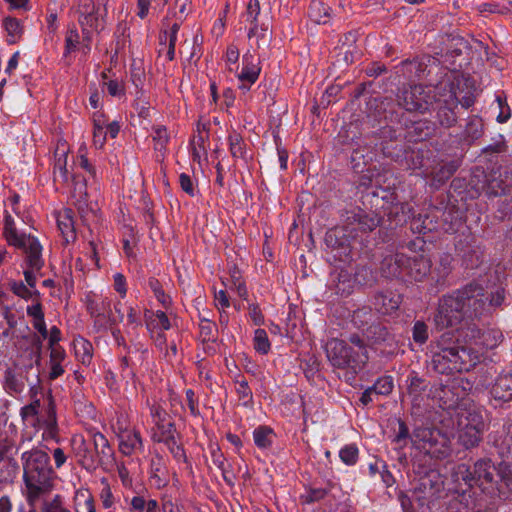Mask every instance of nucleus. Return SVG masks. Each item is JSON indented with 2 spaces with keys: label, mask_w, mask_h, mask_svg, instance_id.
I'll return each instance as SVG.
<instances>
[{
  "label": "nucleus",
  "mask_w": 512,
  "mask_h": 512,
  "mask_svg": "<svg viewBox=\"0 0 512 512\" xmlns=\"http://www.w3.org/2000/svg\"><path fill=\"white\" fill-rule=\"evenodd\" d=\"M465 390L463 380L454 379L445 385H440L435 391V396L439 398L443 408L451 409L456 407L465 396Z\"/></svg>",
  "instance_id": "nucleus-19"
},
{
  "label": "nucleus",
  "mask_w": 512,
  "mask_h": 512,
  "mask_svg": "<svg viewBox=\"0 0 512 512\" xmlns=\"http://www.w3.org/2000/svg\"><path fill=\"white\" fill-rule=\"evenodd\" d=\"M495 400L508 402L512 400V373H501L491 388Z\"/></svg>",
  "instance_id": "nucleus-30"
},
{
  "label": "nucleus",
  "mask_w": 512,
  "mask_h": 512,
  "mask_svg": "<svg viewBox=\"0 0 512 512\" xmlns=\"http://www.w3.org/2000/svg\"><path fill=\"white\" fill-rule=\"evenodd\" d=\"M254 348L261 354H267L270 350V342L264 329H257L255 331Z\"/></svg>",
  "instance_id": "nucleus-50"
},
{
  "label": "nucleus",
  "mask_w": 512,
  "mask_h": 512,
  "mask_svg": "<svg viewBox=\"0 0 512 512\" xmlns=\"http://www.w3.org/2000/svg\"><path fill=\"white\" fill-rule=\"evenodd\" d=\"M405 138L409 142L425 141L435 134V124L429 120L405 122Z\"/></svg>",
  "instance_id": "nucleus-22"
},
{
  "label": "nucleus",
  "mask_w": 512,
  "mask_h": 512,
  "mask_svg": "<svg viewBox=\"0 0 512 512\" xmlns=\"http://www.w3.org/2000/svg\"><path fill=\"white\" fill-rule=\"evenodd\" d=\"M453 293L470 318L492 314L506 299V289L502 284L488 285L484 288L478 282L472 281Z\"/></svg>",
  "instance_id": "nucleus-2"
},
{
  "label": "nucleus",
  "mask_w": 512,
  "mask_h": 512,
  "mask_svg": "<svg viewBox=\"0 0 512 512\" xmlns=\"http://www.w3.org/2000/svg\"><path fill=\"white\" fill-rule=\"evenodd\" d=\"M461 165V159H452L441 161L432 171V178L438 185L444 184L449 180Z\"/></svg>",
  "instance_id": "nucleus-31"
},
{
  "label": "nucleus",
  "mask_w": 512,
  "mask_h": 512,
  "mask_svg": "<svg viewBox=\"0 0 512 512\" xmlns=\"http://www.w3.org/2000/svg\"><path fill=\"white\" fill-rule=\"evenodd\" d=\"M458 427L484 434L485 422L481 412L469 410L459 419Z\"/></svg>",
  "instance_id": "nucleus-34"
},
{
  "label": "nucleus",
  "mask_w": 512,
  "mask_h": 512,
  "mask_svg": "<svg viewBox=\"0 0 512 512\" xmlns=\"http://www.w3.org/2000/svg\"><path fill=\"white\" fill-rule=\"evenodd\" d=\"M326 354L333 367L350 370L353 375L360 372L369 359L368 355L355 352L354 347L340 339H332L326 344Z\"/></svg>",
  "instance_id": "nucleus-5"
},
{
  "label": "nucleus",
  "mask_w": 512,
  "mask_h": 512,
  "mask_svg": "<svg viewBox=\"0 0 512 512\" xmlns=\"http://www.w3.org/2000/svg\"><path fill=\"white\" fill-rule=\"evenodd\" d=\"M431 269V261L423 255L410 258L407 256L405 263V276H409L415 281L423 280Z\"/></svg>",
  "instance_id": "nucleus-26"
},
{
  "label": "nucleus",
  "mask_w": 512,
  "mask_h": 512,
  "mask_svg": "<svg viewBox=\"0 0 512 512\" xmlns=\"http://www.w3.org/2000/svg\"><path fill=\"white\" fill-rule=\"evenodd\" d=\"M445 334H453V338L457 339L459 346L465 349H471L469 344L476 342L482 335V330L474 323H466L456 329L444 331Z\"/></svg>",
  "instance_id": "nucleus-25"
},
{
  "label": "nucleus",
  "mask_w": 512,
  "mask_h": 512,
  "mask_svg": "<svg viewBox=\"0 0 512 512\" xmlns=\"http://www.w3.org/2000/svg\"><path fill=\"white\" fill-rule=\"evenodd\" d=\"M75 354L83 364H89L92 358V345L84 339L74 341Z\"/></svg>",
  "instance_id": "nucleus-46"
},
{
  "label": "nucleus",
  "mask_w": 512,
  "mask_h": 512,
  "mask_svg": "<svg viewBox=\"0 0 512 512\" xmlns=\"http://www.w3.org/2000/svg\"><path fill=\"white\" fill-rule=\"evenodd\" d=\"M32 459V452L25 451L22 455L23 460V471H24V482L26 486V499L29 505L32 506V468L30 461Z\"/></svg>",
  "instance_id": "nucleus-42"
},
{
  "label": "nucleus",
  "mask_w": 512,
  "mask_h": 512,
  "mask_svg": "<svg viewBox=\"0 0 512 512\" xmlns=\"http://www.w3.org/2000/svg\"><path fill=\"white\" fill-rule=\"evenodd\" d=\"M73 450L78 463L86 470L96 469V460L94 454L89 450L85 439L82 436H75L72 439Z\"/></svg>",
  "instance_id": "nucleus-28"
},
{
  "label": "nucleus",
  "mask_w": 512,
  "mask_h": 512,
  "mask_svg": "<svg viewBox=\"0 0 512 512\" xmlns=\"http://www.w3.org/2000/svg\"><path fill=\"white\" fill-rule=\"evenodd\" d=\"M454 483H464L469 489L478 487L477 475L474 473V465L471 467L465 463L456 465L451 473Z\"/></svg>",
  "instance_id": "nucleus-32"
},
{
  "label": "nucleus",
  "mask_w": 512,
  "mask_h": 512,
  "mask_svg": "<svg viewBox=\"0 0 512 512\" xmlns=\"http://www.w3.org/2000/svg\"><path fill=\"white\" fill-rule=\"evenodd\" d=\"M93 445L96 468L101 467L103 470L108 471L115 464L114 451L108 440L102 433L96 432L93 434Z\"/></svg>",
  "instance_id": "nucleus-20"
},
{
  "label": "nucleus",
  "mask_w": 512,
  "mask_h": 512,
  "mask_svg": "<svg viewBox=\"0 0 512 512\" xmlns=\"http://www.w3.org/2000/svg\"><path fill=\"white\" fill-rule=\"evenodd\" d=\"M164 444L167 446V448L169 449V451L176 460L186 461L184 449L177 444L175 436L166 438V442H164Z\"/></svg>",
  "instance_id": "nucleus-63"
},
{
  "label": "nucleus",
  "mask_w": 512,
  "mask_h": 512,
  "mask_svg": "<svg viewBox=\"0 0 512 512\" xmlns=\"http://www.w3.org/2000/svg\"><path fill=\"white\" fill-rule=\"evenodd\" d=\"M375 395H388L392 392L393 381L390 376L379 378L371 387Z\"/></svg>",
  "instance_id": "nucleus-51"
},
{
  "label": "nucleus",
  "mask_w": 512,
  "mask_h": 512,
  "mask_svg": "<svg viewBox=\"0 0 512 512\" xmlns=\"http://www.w3.org/2000/svg\"><path fill=\"white\" fill-rule=\"evenodd\" d=\"M392 104L391 98H372L368 102L370 109H375L377 115L383 114L384 119L390 123L399 122L398 114L394 110H387L388 106Z\"/></svg>",
  "instance_id": "nucleus-36"
},
{
  "label": "nucleus",
  "mask_w": 512,
  "mask_h": 512,
  "mask_svg": "<svg viewBox=\"0 0 512 512\" xmlns=\"http://www.w3.org/2000/svg\"><path fill=\"white\" fill-rule=\"evenodd\" d=\"M372 304L379 313L391 314L399 308L400 296L392 292H377L373 296Z\"/></svg>",
  "instance_id": "nucleus-29"
},
{
  "label": "nucleus",
  "mask_w": 512,
  "mask_h": 512,
  "mask_svg": "<svg viewBox=\"0 0 512 512\" xmlns=\"http://www.w3.org/2000/svg\"><path fill=\"white\" fill-rule=\"evenodd\" d=\"M120 451L125 455H130L135 449L142 448V438L139 432L127 433L120 442Z\"/></svg>",
  "instance_id": "nucleus-43"
},
{
  "label": "nucleus",
  "mask_w": 512,
  "mask_h": 512,
  "mask_svg": "<svg viewBox=\"0 0 512 512\" xmlns=\"http://www.w3.org/2000/svg\"><path fill=\"white\" fill-rule=\"evenodd\" d=\"M474 473L478 488L490 495L504 493L512 483V472L504 461L495 463L490 458H480L474 462Z\"/></svg>",
  "instance_id": "nucleus-3"
},
{
  "label": "nucleus",
  "mask_w": 512,
  "mask_h": 512,
  "mask_svg": "<svg viewBox=\"0 0 512 512\" xmlns=\"http://www.w3.org/2000/svg\"><path fill=\"white\" fill-rule=\"evenodd\" d=\"M355 136V134H353ZM349 145L352 146V152L350 156V163L354 171L360 172L372 160V146L362 141H354V137H351Z\"/></svg>",
  "instance_id": "nucleus-24"
},
{
  "label": "nucleus",
  "mask_w": 512,
  "mask_h": 512,
  "mask_svg": "<svg viewBox=\"0 0 512 512\" xmlns=\"http://www.w3.org/2000/svg\"><path fill=\"white\" fill-rule=\"evenodd\" d=\"M412 445L437 460L446 459L452 451L449 438L436 428L418 427L414 429Z\"/></svg>",
  "instance_id": "nucleus-7"
},
{
  "label": "nucleus",
  "mask_w": 512,
  "mask_h": 512,
  "mask_svg": "<svg viewBox=\"0 0 512 512\" xmlns=\"http://www.w3.org/2000/svg\"><path fill=\"white\" fill-rule=\"evenodd\" d=\"M412 338L415 343L423 345L429 338L428 326L424 321L418 320L412 328Z\"/></svg>",
  "instance_id": "nucleus-49"
},
{
  "label": "nucleus",
  "mask_w": 512,
  "mask_h": 512,
  "mask_svg": "<svg viewBox=\"0 0 512 512\" xmlns=\"http://www.w3.org/2000/svg\"><path fill=\"white\" fill-rule=\"evenodd\" d=\"M153 141L155 142L154 149L159 152H163L166 148V144L169 141L167 130L164 126H157L154 128Z\"/></svg>",
  "instance_id": "nucleus-52"
},
{
  "label": "nucleus",
  "mask_w": 512,
  "mask_h": 512,
  "mask_svg": "<svg viewBox=\"0 0 512 512\" xmlns=\"http://www.w3.org/2000/svg\"><path fill=\"white\" fill-rule=\"evenodd\" d=\"M370 347L383 348V352L393 354L397 346L395 335L381 323H371L363 333Z\"/></svg>",
  "instance_id": "nucleus-15"
},
{
  "label": "nucleus",
  "mask_w": 512,
  "mask_h": 512,
  "mask_svg": "<svg viewBox=\"0 0 512 512\" xmlns=\"http://www.w3.org/2000/svg\"><path fill=\"white\" fill-rule=\"evenodd\" d=\"M46 401L47 406L45 407L44 411H41L39 414L37 409L40 406V402L39 400H34V416H36L34 429L38 427V429L34 431V434L42 429L43 432L41 434V438L43 441L48 442L50 440H55V442H58V425L55 405L51 396H49Z\"/></svg>",
  "instance_id": "nucleus-13"
},
{
  "label": "nucleus",
  "mask_w": 512,
  "mask_h": 512,
  "mask_svg": "<svg viewBox=\"0 0 512 512\" xmlns=\"http://www.w3.org/2000/svg\"><path fill=\"white\" fill-rule=\"evenodd\" d=\"M72 215L73 211L71 209H65L57 219L58 228L61 231L66 243H69L70 241H74L76 239Z\"/></svg>",
  "instance_id": "nucleus-37"
},
{
  "label": "nucleus",
  "mask_w": 512,
  "mask_h": 512,
  "mask_svg": "<svg viewBox=\"0 0 512 512\" xmlns=\"http://www.w3.org/2000/svg\"><path fill=\"white\" fill-rule=\"evenodd\" d=\"M436 95L433 90L422 84L403 85L396 93L397 105L408 112L424 114L431 110Z\"/></svg>",
  "instance_id": "nucleus-9"
},
{
  "label": "nucleus",
  "mask_w": 512,
  "mask_h": 512,
  "mask_svg": "<svg viewBox=\"0 0 512 512\" xmlns=\"http://www.w3.org/2000/svg\"><path fill=\"white\" fill-rule=\"evenodd\" d=\"M467 314L460 304V300L452 292L443 295L438 302V307L433 314L432 321L435 330L447 331L456 329L462 324Z\"/></svg>",
  "instance_id": "nucleus-8"
},
{
  "label": "nucleus",
  "mask_w": 512,
  "mask_h": 512,
  "mask_svg": "<svg viewBox=\"0 0 512 512\" xmlns=\"http://www.w3.org/2000/svg\"><path fill=\"white\" fill-rule=\"evenodd\" d=\"M417 483L414 487V493L420 505H427L432 511L434 501L440 497L445 490V476L439 470L419 466L415 471Z\"/></svg>",
  "instance_id": "nucleus-6"
},
{
  "label": "nucleus",
  "mask_w": 512,
  "mask_h": 512,
  "mask_svg": "<svg viewBox=\"0 0 512 512\" xmlns=\"http://www.w3.org/2000/svg\"><path fill=\"white\" fill-rule=\"evenodd\" d=\"M340 459L347 465H354L358 459V448L354 445H346L339 452Z\"/></svg>",
  "instance_id": "nucleus-56"
},
{
  "label": "nucleus",
  "mask_w": 512,
  "mask_h": 512,
  "mask_svg": "<svg viewBox=\"0 0 512 512\" xmlns=\"http://www.w3.org/2000/svg\"><path fill=\"white\" fill-rule=\"evenodd\" d=\"M34 500L53 488L52 475L54 474L50 465L48 453L41 449H34Z\"/></svg>",
  "instance_id": "nucleus-12"
},
{
  "label": "nucleus",
  "mask_w": 512,
  "mask_h": 512,
  "mask_svg": "<svg viewBox=\"0 0 512 512\" xmlns=\"http://www.w3.org/2000/svg\"><path fill=\"white\" fill-rule=\"evenodd\" d=\"M398 431L395 433L393 442L398 445L399 448H403L410 441L412 443V437H414V431L412 434L409 431L407 424L402 419H397Z\"/></svg>",
  "instance_id": "nucleus-44"
},
{
  "label": "nucleus",
  "mask_w": 512,
  "mask_h": 512,
  "mask_svg": "<svg viewBox=\"0 0 512 512\" xmlns=\"http://www.w3.org/2000/svg\"><path fill=\"white\" fill-rule=\"evenodd\" d=\"M71 199L74 206L80 213H84L88 209V193L87 182L85 177L81 175L72 176Z\"/></svg>",
  "instance_id": "nucleus-27"
},
{
  "label": "nucleus",
  "mask_w": 512,
  "mask_h": 512,
  "mask_svg": "<svg viewBox=\"0 0 512 512\" xmlns=\"http://www.w3.org/2000/svg\"><path fill=\"white\" fill-rule=\"evenodd\" d=\"M338 281L336 284L337 292L341 294H350L352 285L350 280V274L346 271H340L338 274Z\"/></svg>",
  "instance_id": "nucleus-62"
},
{
  "label": "nucleus",
  "mask_w": 512,
  "mask_h": 512,
  "mask_svg": "<svg viewBox=\"0 0 512 512\" xmlns=\"http://www.w3.org/2000/svg\"><path fill=\"white\" fill-rule=\"evenodd\" d=\"M244 66L242 68L241 73L238 75V78L241 82L247 81L250 84H253L257 81L261 67L253 62V57H248L247 55L243 58Z\"/></svg>",
  "instance_id": "nucleus-40"
},
{
  "label": "nucleus",
  "mask_w": 512,
  "mask_h": 512,
  "mask_svg": "<svg viewBox=\"0 0 512 512\" xmlns=\"http://www.w3.org/2000/svg\"><path fill=\"white\" fill-rule=\"evenodd\" d=\"M483 135V121L477 115L468 117L465 129L462 134V140L471 145L475 140Z\"/></svg>",
  "instance_id": "nucleus-35"
},
{
  "label": "nucleus",
  "mask_w": 512,
  "mask_h": 512,
  "mask_svg": "<svg viewBox=\"0 0 512 512\" xmlns=\"http://www.w3.org/2000/svg\"><path fill=\"white\" fill-rule=\"evenodd\" d=\"M34 329L41 334L42 339L48 338L49 331L44 321V313L41 304L38 302L34 303Z\"/></svg>",
  "instance_id": "nucleus-47"
},
{
  "label": "nucleus",
  "mask_w": 512,
  "mask_h": 512,
  "mask_svg": "<svg viewBox=\"0 0 512 512\" xmlns=\"http://www.w3.org/2000/svg\"><path fill=\"white\" fill-rule=\"evenodd\" d=\"M331 8L322 1L312 0L309 7V17L317 24H327L331 17Z\"/></svg>",
  "instance_id": "nucleus-39"
},
{
  "label": "nucleus",
  "mask_w": 512,
  "mask_h": 512,
  "mask_svg": "<svg viewBox=\"0 0 512 512\" xmlns=\"http://www.w3.org/2000/svg\"><path fill=\"white\" fill-rule=\"evenodd\" d=\"M13 446L0 442V483H12L18 473L19 466L12 455Z\"/></svg>",
  "instance_id": "nucleus-21"
},
{
  "label": "nucleus",
  "mask_w": 512,
  "mask_h": 512,
  "mask_svg": "<svg viewBox=\"0 0 512 512\" xmlns=\"http://www.w3.org/2000/svg\"><path fill=\"white\" fill-rule=\"evenodd\" d=\"M436 112V121L443 128H451L461 116L458 100L452 96L449 99L437 100L431 108Z\"/></svg>",
  "instance_id": "nucleus-18"
},
{
  "label": "nucleus",
  "mask_w": 512,
  "mask_h": 512,
  "mask_svg": "<svg viewBox=\"0 0 512 512\" xmlns=\"http://www.w3.org/2000/svg\"><path fill=\"white\" fill-rule=\"evenodd\" d=\"M407 256L402 253L386 256L380 264L381 275L385 278H404Z\"/></svg>",
  "instance_id": "nucleus-23"
},
{
  "label": "nucleus",
  "mask_w": 512,
  "mask_h": 512,
  "mask_svg": "<svg viewBox=\"0 0 512 512\" xmlns=\"http://www.w3.org/2000/svg\"><path fill=\"white\" fill-rule=\"evenodd\" d=\"M273 430L268 426H259L253 432L254 442L259 448H268L272 444Z\"/></svg>",
  "instance_id": "nucleus-45"
},
{
  "label": "nucleus",
  "mask_w": 512,
  "mask_h": 512,
  "mask_svg": "<svg viewBox=\"0 0 512 512\" xmlns=\"http://www.w3.org/2000/svg\"><path fill=\"white\" fill-rule=\"evenodd\" d=\"M482 53L487 55V59L490 60L489 57V48L487 45H484L481 41L473 40V44H470L467 40L462 37H453L448 44L446 56H450L451 58H457L462 55L469 56V60H473L474 54H477L479 57L477 59L478 65H483V59L481 57Z\"/></svg>",
  "instance_id": "nucleus-14"
},
{
  "label": "nucleus",
  "mask_w": 512,
  "mask_h": 512,
  "mask_svg": "<svg viewBox=\"0 0 512 512\" xmlns=\"http://www.w3.org/2000/svg\"><path fill=\"white\" fill-rule=\"evenodd\" d=\"M482 441L483 434L458 427L456 444L464 451H471L477 448Z\"/></svg>",
  "instance_id": "nucleus-33"
},
{
  "label": "nucleus",
  "mask_w": 512,
  "mask_h": 512,
  "mask_svg": "<svg viewBox=\"0 0 512 512\" xmlns=\"http://www.w3.org/2000/svg\"><path fill=\"white\" fill-rule=\"evenodd\" d=\"M176 428L173 422H168L167 427L155 430L152 434V440L158 443L166 442V438L175 436Z\"/></svg>",
  "instance_id": "nucleus-58"
},
{
  "label": "nucleus",
  "mask_w": 512,
  "mask_h": 512,
  "mask_svg": "<svg viewBox=\"0 0 512 512\" xmlns=\"http://www.w3.org/2000/svg\"><path fill=\"white\" fill-rule=\"evenodd\" d=\"M352 239L356 238L350 235L348 229L342 223L341 226L333 227L326 232L324 242L331 249V252L334 253V260L350 262L353 259Z\"/></svg>",
  "instance_id": "nucleus-11"
},
{
  "label": "nucleus",
  "mask_w": 512,
  "mask_h": 512,
  "mask_svg": "<svg viewBox=\"0 0 512 512\" xmlns=\"http://www.w3.org/2000/svg\"><path fill=\"white\" fill-rule=\"evenodd\" d=\"M238 387L236 389L237 394L239 396V400L242 401L244 406H250L253 402V394L251 389L248 386L246 380L237 381Z\"/></svg>",
  "instance_id": "nucleus-55"
},
{
  "label": "nucleus",
  "mask_w": 512,
  "mask_h": 512,
  "mask_svg": "<svg viewBox=\"0 0 512 512\" xmlns=\"http://www.w3.org/2000/svg\"><path fill=\"white\" fill-rule=\"evenodd\" d=\"M348 342L351 344L350 346L354 347L355 352H362L364 355H368V343L364 337H361L359 334L353 333L349 335Z\"/></svg>",
  "instance_id": "nucleus-64"
},
{
  "label": "nucleus",
  "mask_w": 512,
  "mask_h": 512,
  "mask_svg": "<svg viewBox=\"0 0 512 512\" xmlns=\"http://www.w3.org/2000/svg\"><path fill=\"white\" fill-rule=\"evenodd\" d=\"M216 332L217 328L215 323L211 322L209 319H201L200 334L204 341L214 340Z\"/></svg>",
  "instance_id": "nucleus-60"
},
{
  "label": "nucleus",
  "mask_w": 512,
  "mask_h": 512,
  "mask_svg": "<svg viewBox=\"0 0 512 512\" xmlns=\"http://www.w3.org/2000/svg\"><path fill=\"white\" fill-rule=\"evenodd\" d=\"M8 286L15 295L25 300L29 299L32 295L27 285H25L21 280H11L8 282Z\"/></svg>",
  "instance_id": "nucleus-61"
},
{
  "label": "nucleus",
  "mask_w": 512,
  "mask_h": 512,
  "mask_svg": "<svg viewBox=\"0 0 512 512\" xmlns=\"http://www.w3.org/2000/svg\"><path fill=\"white\" fill-rule=\"evenodd\" d=\"M111 303L106 300L96 301V300H88L87 302V310L90 315L94 318V320L99 317V315L103 312H107Z\"/></svg>",
  "instance_id": "nucleus-53"
},
{
  "label": "nucleus",
  "mask_w": 512,
  "mask_h": 512,
  "mask_svg": "<svg viewBox=\"0 0 512 512\" xmlns=\"http://www.w3.org/2000/svg\"><path fill=\"white\" fill-rule=\"evenodd\" d=\"M396 74L412 83L425 80L429 86H437L445 75L440 61L430 55L402 61L396 66Z\"/></svg>",
  "instance_id": "nucleus-4"
},
{
  "label": "nucleus",
  "mask_w": 512,
  "mask_h": 512,
  "mask_svg": "<svg viewBox=\"0 0 512 512\" xmlns=\"http://www.w3.org/2000/svg\"><path fill=\"white\" fill-rule=\"evenodd\" d=\"M410 383L408 385V392L410 394L419 395L423 391H425L427 387V382L424 378L419 377L417 374L411 375L409 378Z\"/></svg>",
  "instance_id": "nucleus-59"
},
{
  "label": "nucleus",
  "mask_w": 512,
  "mask_h": 512,
  "mask_svg": "<svg viewBox=\"0 0 512 512\" xmlns=\"http://www.w3.org/2000/svg\"><path fill=\"white\" fill-rule=\"evenodd\" d=\"M341 222L355 238L367 234L379 227L383 217L375 211H366L360 207L344 210L341 213Z\"/></svg>",
  "instance_id": "nucleus-10"
},
{
  "label": "nucleus",
  "mask_w": 512,
  "mask_h": 512,
  "mask_svg": "<svg viewBox=\"0 0 512 512\" xmlns=\"http://www.w3.org/2000/svg\"><path fill=\"white\" fill-rule=\"evenodd\" d=\"M453 334L441 335L431 342V368L438 374L451 375L468 372L478 362V355L473 349L459 346Z\"/></svg>",
  "instance_id": "nucleus-1"
},
{
  "label": "nucleus",
  "mask_w": 512,
  "mask_h": 512,
  "mask_svg": "<svg viewBox=\"0 0 512 512\" xmlns=\"http://www.w3.org/2000/svg\"><path fill=\"white\" fill-rule=\"evenodd\" d=\"M351 322L353 325L365 332L366 327H368L373 322V313L372 309L369 306H363L353 311L351 316Z\"/></svg>",
  "instance_id": "nucleus-41"
},
{
  "label": "nucleus",
  "mask_w": 512,
  "mask_h": 512,
  "mask_svg": "<svg viewBox=\"0 0 512 512\" xmlns=\"http://www.w3.org/2000/svg\"><path fill=\"white\" fill-rule=\"evenodd\" d=\"M79 22L83 27V34L85 35V39L89 41V31L86 29V27L90 28H97L98 27V18L95 16L93 11H87L85 14H82L79 17Z\"/></svg>",
  "instance_id": "nucleus-54"
},
{
  "label": "nucleus",
  "mask_w": 512,
  "mask_h": 512,
  "mask_svg": "<svg viewBox=\"0 0 512 512\" xmlns=\"http://www.w3.org/2000/svg\"><path fill=\"white\" fill-rule=\"evenodd\" d=\"M4 235L10 245L22 249L25 252L26 262L29 268L24 271V276L27 284L32 287V242L30 236L27 237L24 233L18 234L13 227L10 216L6 217Z\"/></svg>",
  "instance_id": "nucleus-16"
},
{
  "label": "nucleus",
  "mask_w": 512,
  "mask_h": 512,
  "mask_svg": "<svg viewBox=\"0 0 512 512\" xmlns=\"http://www.w3.org/2000/svg\"><path fill=\"white\" fill-rule=\"evenodd\" d=\"M484 184L482 189L489 196H501L510 192L512 187V177L507 168L496 167L488 174H484Z\"/></svg>",
  "instance_id": "nucleus-17"
},
{
  "label": "nucleus",
  "mask_w": 512,
  "mask_h": 512,
  "mask_svg": "<svg viewBox=\"0 0 512 512\" xmlns=\"http://www.w3.org/2000/svg\"><path fill=\"white\" fill-rule=\"evenodd\" d=\"M117 323L116 317L112 315L111 306L107 312H103L94 320V327L98 331H106Z\"/></svg>",
  "instance_id": "nucleus-48"
},
{
  "label": "nucleus",
  "mask_w": 512,
  "mask_h": 512,
  "mask_svg": "<svg viewBox=\"0 0 512 512\" xmlns=\"http://www.w3.org/2000/svg\"><path fill=\"white\" fill-rule=\"evenodd\" d=\"M243 139L240 134L234 133L229 136L230 152L233 157H244Z\"/></svg>",
  "instance_id": "nucleus-57"
},
{
  "label": "nucleus",
  "mask_w": 512,
  "mask_h": 512,
  "mask_svg": "<svg viewBox=\"0 0 512 512\" xmlns=\"http://www.w3.org/2000/svg\"><path fill=\"white\" fill-rule=\"evenodd\" d=\"M354 282L362 287H373L377 283V274L371 266L359 264L354 272Z\"/></svg>",
  "instance_id": "nucleus-38"
}]
</instances>
